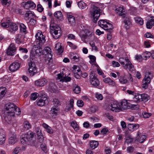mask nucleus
<instances>
[{
    "label": "nucleus",
    "mask_w": 154,
    "mask_h": 154,
    "mask_svg": "<svg viewBox=\"0 0 154 154\" xmlns=\"http://www.w3.org/2000/svg\"><path fill=\"white\" fill-rule=\"evenodd\" d=\"M23 124L24 128L26 130H28L31 127V124L28 121H24Z\"/></svg>",
    "instance_id": "obj_43"
},
{
    "label": "nucleus",
    "mask_w": 154,
    "mask_h": 154,
    "mask_svg": "<svg viewBox=\"0 0 154 154\" xmlns=\"http://www.w3.org/2000/svg\"><path fill=\"white\" fill-rule=\"evenodd\" d=\"M51 33L53 37L55 39L58 38L61 35L60 28L59 26H56L55 24L53 23L51 21L50 25Z\"/></svg>",
    "instance_id": "obj_3"
},
{
    "label": "nucleus",
    "mask_w": 154,
    "mask_h": 154,
    "mask_svg": "<svg viewBox=\"0 0 154 154\" xmlns=\"http://www.w3.org/2000/svg\"><path fill=\"white\" fill-rule=\"evenodd\" d=\"M119 104L116 103L112 102L108 106V109L113 111L119 112L120 110Z\"/></svg>",
    "instance_id": "obj_13"
},
{
    "label": "nucleus",
    "mask_w": 154,
    "mask_h": 154,
    "mask_svg": "<svg viewBox=\"0 0 154 154\" xmlns=\"http://www.w3.org/2000/svg\"><path fill=\"white\" fill-rule=\"evenodd\" d=\"M81 89L78 85H76L73 89V91L76 94H79L80 92Z\"/></svg>",
    "instance_id": "obj_49"
},
{
    "label": "nucleus",
    "mask_w": 154,
    "mask_h": 154,
    "mask_svg": "<svg viewBox=\"0 0 154 154\" xmlns=\"http://www.w3.org/2000/svg\"><path fill=\"white\" fill-rule=\"evenodd\" d=\"M38 42H35L33 46V49L32 51L34 53L40 56L43 54V51L42 48L43 45L40 44Z\"/></svg>",
    "instance_id": "obj_7"
},
{
    "label": "nucleus",
    "mask_w": 154,
    "mask_h": 154,
    "mask_svg": "<svg viewBox=\"0 0 154 154\" xmlns=\"http://www.w3.org/2000/svg\"><path fill=\"white\" fill-rule=\"evenodd\" d=\"M20 149L21 148L20 147H16L14 149L13 153L14 154H18Z\"/></svg>",
    "instance_id": "obj_62"
},
{
    "label": "nucleus",
    "mask_w": 154,
    "mask_h": 154,
    "mask_svg": "<svg viewBox=\"0 0 154 154\" xmlns=\"http://www.w3.org/2000/svg\"><path fill=\"white\" fill-rule=\"evenodd\" d=\"M20 32L25 33L26 32V27L23 24H20Z\"/></svg>",
    "instance_id": "obj_47"
},
{
    "label": "nucleus",
    "mask_w": 154,
    "mask_h": 154,
    "mask_svg": "<svg viewBox=\"0 0 154 154\" xmlns=\"http://www.w3.org/2000/svg\"><path fill=\"white\" fill-rule=\"evenodd\" d=\"M17 141V139L16 134L14 133L13 134H11L10 137L8 140V142L9 144H13Z\"/></svg>",
    "instance_id": "obj_17"
},
{
    "label": "nucleus",
    "mask_w": 154,
    "mask_h": 154,
    "mask_svg": "<svg viewBox=\"0 0 154 154\" xmlns=\"http://www.w3.org/2000/svg\"><path fill=\"white\" fill-rule=\"evenodd\" d=\"M112 66L114 67H119L120 66V64L119 63L115 61H113L112 62Z\"/></svg>",
    "instance_id": "obj_64"
},
{
    "label": "nucleus",
    "mask_w": 154,
    "mask_h": 154,
    "mask_svg": "<svg viewBox=\"0 0 154 154\" xmlns=\"http://www.w3.org/2000/svg\"><path fill=\"white\" fill-rule=\"evenodd\" d=\"M7 92L6 89L5 87L0 88V99H2Z\"/></svg>",
    "instance_id": "obj_30"
},
{
    "label": "nucleus",
    "mask_w": 154,
    "mask_h": 154,
    "mask_svg": "<svg viewBox=\"0 0 154 154\" xmlns=\"http://www.w3.org/2000/svg\"><path fill=\"white\" fill-rule=\"evenodd\" d=\"M20 66L19 63L17 62H14L11 64L9 67V69L11 72H14L17 70Z\"/></svg>",
    "instance_id": "obj_16"
},
{
    "label": "nucleus",
    "mask_w": 154,
    "mask_h": 154,
    "mask_svg": "<svg viewBox=\"0 0 154 154\" xmlns=\"http://www.w3.org/2000/svg\"><path fill=\"white\" fill-rule=\"evenodd\" d=\"M2 3L3 5L8 6L10 3V2L8 0H2Z\"/></svg>",
    "instance_id": "obj_52"
},
{
    "label": "nucleus",
    "mask_w": 154,
    "mask_h": 154,
    "mask_svg": "<svg viewBox=\"0 0 154 154\" xmlns=\"http://www.w3.org/2000/svg\"><path fill=\"white\" fill-rule=\"evenodd\" d=\"M14 116V113L11 112V113L5 111L4 112V115L5 121L8 124L11 123L12 117Z\"/></svg>",
    "instance_id": "obj_12"
},
{
    "label": "nucleus",
    "mask_w": 154,
    "mask_h": 154,
    "mask_svg": "<svg viewBox=\"0 0 154 154\" xmlns=\"http://www.w3.org/2000/svg\"><path fill=\"white\" fill-rule=\"evenodd\" d=\"M53 103L54 106L55 107H58L60 105V102L58 100V99L54 98L53 99Z\"/></svg>",
    "instance_id": "obj_40"
},
{
    "label": "nucleus",
    "mask_w": 154,
    "mask_h": 154,
    "mask_svg": "<svg viewBox=\"0 0 154 154\" xmlns=\"http://www.w3.org/2000/svg\"><path fill=\"white\" fill-rule=\"evenodd\" d=\"M40 147L43 151L45 152H47V146L45 144L42 143L41 144Z\"/></svg>",
    "instance_id": "obj_58"
},
{
    "label": "nucleus",
    "mask_w": 154,
    "mask_h": 154,
    "mask_svg": "<svg viewBox=\"0 0 154 154\" xmlns=\"http://www.w3.org/2000/svg\"><path fill=\"white\" fill-rule=\"evenodd\" d=\"M108 131L107 129L106 128H103L100 131V134H107Z\"/></svg>",
    "instance_id": "obj_60"
},
{
    "label": "nucleus",
    "mask_w": 154,
    "mask_h": 154,
    "mask_svg": "<svg viewBox=\"0 0 154 154\" xmlns=\"http://www.w3.org/2000/svg\"><path fill=\"white\" fill-rule=\"evenodd\" d=\"M93 35L94 33L92 31H89L88 29H82L80 36L82 40L85 42L86 40L90 39Z\"/></svg>",
    "instance_id": "obj_5"
},
{
    "label": "nucleus",
    "mask_w": 154,
    "mask_h": 154,
    "mask_svg": "<svg viewBox=\"0 0 154 154\" xmlns=\"http://www.w3.org/2000/svg\"><path fill=\"white\" fill-rule=\"evenodd\" d=\"M146 27L148 29H151L153 26H154V17H151L146 24Z\"/></svg>",
    "instance_id": "obj_22"
},
{
    "label": "nucleus",
    "mask_w": 154,
    "mask_h": 154,
    "mask_svg": "<svg viewBox=\"0 0 154 154\" xmlns=\"http://www.w3.org/2000/svg\"><path fill=\"white\" fill-rule=\"evenodd\" d=\"M78 5L79 8L81 9H85L87 7L86 4L82 1H80L78 3Z\"/></svg>",
    "instance_id": "obj_33"
},
{
    "label": "nucleus",
    "mask_w": 154,
    "mask_h": 154,
    "mask_svg": "<svg viewBox=\"0 0 154 154\" xmlns=\"http://www.w3.org/2000/svg\"><path fill=\"white\" fill-rule=\"evenodd\" d=\"M127 60H128V62H127V63H126V66H127V68L126 69H127L128 67V69L129 71H133L134 70V67L132 65L129 59H127Z\"/></svg>",
    "instance_id": "obj_35"
},
{
    "label": "nucleus",
    "mask_w": 154,
    "mask_h": 154,
    "mask_svg": "<svg viewBox=\"0 0 154 154\" xmlns=\"http://www.w3.org/2000/svg\"><path fill=\"white\" fill-rule=\"evenodd\" d=\"M100 8L94 5L91 8L90 14L93 18V21L94 23H96L97 20L101 15Z\"/></svg>",
    "instance_id": "obj_4"
},
{
    "label": "nucleus",
    "mask_w": 154,
    "mask_h": 154,
    "mask_svg": "<svg viewBox=\"0 0 154 154\" xmlns=\"http://www.w3.org/2000/svg\"><path fill=\"white\" fill-rule=\"evenodd\" d=\"M22 35L20 34H17L16 36V42L19 44L21 42L22 38H23V36H22Z\"/></svg>",
    "instance_id": "obj_41"
},
{
    "label": "nucleus",
    "mask_w": 154,
    "mask_h": 154,
    "mask_svg": "<svg viewBox=\"0 0 154 154\" xmlns=\"http://www.w3.org/2000/svg\"><path fill=\"white\" fill-rule=\"evenodd\" d=\"M5 19H3L2 20L0 23V25L2 27L9 28V25L10 24V20H8L5 21Z\"/></svg>",
    "instance_id": "obj_23"
},
{
    "label": "nucleus",
    "mask_w": 154,
    "mask_h": 154,
    "mask_svg": "<svg viewBox=\"0 0 154 154\" xmlns=\"http://www.w3.org/2000/svg\"><path fill=\"white\" fill-rule=\"evenodd\" d=\"M150 82L147 81V80L144 78L143 81V84L142 85V88L144 89L147 88L148 85Z\"/></svg>",
    "instance_id": "obj_42"
},
{
    "label": "nucleus",
    "mask_w": 154,
    "mask_h": 154,
    "mask_svg": "<svg viewBox=\"0 0 154 154\" xmlns=\"http://www.w3.org/2000/svg\"><path fill=\"white\" fill-rule=\"evenodd\" d=\"M129 130L131 131L137 130L139 127V125L136 124H129L127 125Z\"/></svg>",
    "instance_id": "obj_20"
},
{
    "label": "nucleus",
    "mask_w": 154,
    "mask_h": 154,
    "mask_svg": "<svg viewBox=\"0 0 154 154\" xmlns=\"http://www.w3.org/2000/svg\"><path fill=\"white\" fill-rule=\"evenodd\" d=\"M103 81L106 83H108L109 85L114 86L115 85V82L109 78H106L103 79Z\"/></svg>",
    "instance_id": "obj_28"
},
{
    "label": "nucleus",
    "mask_w": 154,
    "mask_h": 154,
    "mask_svg": "<svg viewBox=\"0 0 154 154\" xmlns=\"http://www.w3.org/2000/svg\"><path fill=\"white\" fill-rule=\"evenodd\" d=\"M59 110V108L53 106L51 110V113L55 115H57L58 112Z\"/></svg>",
    "instance_id": "obj_37"
},
{
    "label": "nucleus",
    "mask_w": 154,
    "mask_h": 154,
    "mask_svg": "<svg viewBox=\"0 0 154 154\" xmlns=\"http://www.w3.org/2000/svg\"><path fill=\"white\" fill-rule=\"evenodd\" d=\"M74 103V100L73 99H71L70 100V107H68L66 108L67 111H69L70 110L71 108H73V103Z\"/></svg>",
    "instance_id": "obj_50"
},
{
    "label": "nucleus",
    "mask_w": 154,
    "mask_h": 154,
    "mask_svg": "<svg viewBox=\"0 0 154 154\" xmlns=\"http://www.w3.org/2000/svg\"><path fill=\"white\" fill-rule=\"evenodd\" d=\"M123 22L126 25H128L130 23V19L128 17H126L124 18Z\"/></svg>",
    "instance_id": "obj_51"
},
{
    "label": "nucleus",
    "mask_w": 154,
    "mask_h": 154,
    "mask_svg": "<svg viewBox=\"0 0 154 154\" xmlns=\"http://www.w3.org/2000/svg\"><path fill=\"white\" fill-rule=\"evenodd\" d=\"M5 139V136L4 134V131L2 129H0V144H3Z\"/></svg>",
    "instance_id": "obj_24"
},
{
    "label": "nucleus",
    "mask_w": 154,
    "mask_h": 154,
    "mask_svg": "<svg viewBox=\"0 0 154 154\" xmlns=\"http://www.w3.org/2000/svg\"><path fill=\"white\" fill-rule=\"evenodd\" d=\"M16 50L14 44H11L7 49V54L9 55L13 56L16 53Z\"/></svg>",
    "instance_id": "obj_14"
},
{
    "label": "nucleus",
    "mask_w": 154,
    "mask_h": 154,
    "mask_svg": "<svg viewBox=\"0 0 154 154\" xmlns=\"http://www.w3.org/2000/svg\"><path fill=\"white\" fill-rule=\"evenodd\" d=\"M68 45H69L71 48L73 49H75L76 48L77 46L73 44L71 42H67Z\"/></svg>",
    "instance_id": "obj_53"
},
{
    "label": "nucleus",
    "mask_w": 154,
    "mask_h": 154,
    "mask_svg": "<svg viewBox=\"0 0 154 154\" xmlns=\"http://www.w3.org/2000/svg\"><path fill=\"white\" fill-rule=\"evenodd\" d=\"M34 133L32 132H28L21 136L20 141L23 145L28 144L32 145L34 142L33 140Z\"/></svg>",
    "instance_id": "obj_2"
},
{
    "label": "nucleus",
    "mask_w": 154,
    "mask_h": 154,
    "mask_svg": "<svg viewBox=\"0 0 154 154\" xmlns=\"http://www.w3.org/2000/svg\"><path fill=\"white\" fill-rule=\"evenodd\" d=\"M77 106L79 107H82L84 105L83 101L82 100H78L77 102Z\"/></svg>",
    "instance_id": "obj_55"
},
{
    "label": "nucleus",
    "mask_w": 154,
    "mask_h": 154,
    "mask_svg": "<svg viewBox=\"0 0 154 154\" xmlns=\"http://www.w3.org/2000/svg\"><path fill=\"white\" fill-rule=\"evenodd\" d=\"M36 40L35 42H38L39 44L43 45L45 42V36L43 35L42 32H38L35 35Z\"/></svg>",
    "instance_id": "obj_9"
},
{
    "label": "nucleus",
    "mask_w": 154,
    "mask_h": 154,
    "mask_svg": "<svg viewBox=\"0 0 154 154\" xmlns=\"http://www.w3.org/2000/svg\"><path fill=\"white\" fill-rule=\"evenodd\" d=\"M46 83V80L45 79H40L35 82V85L39 87L43 86Z\"/></svg>",
    "instance_id": "obj_18"
},
{
    "label": "nucleus",
    "mask_w": 154,
    "mask_h": 154,
    "mask_svg": "<svg viewBox=\"0 0 154 154\" xmlns=\"http://www.w3.org/2000/svg\"><path fill=\"white\" fill-rule=\"evenodd\" d=\"M37 9L38 11L42 12L43 11L44 8L40 4H38L37 5Z\"/></svg>",
    "instance_id": "obj_59"
},
{
    "label": "nucleus",
    "mask_w": 154,
    "mask_h": 154,
    "mask_svg": "<svg viewBox=\"0 0 154 154\" xmlns=\"http://www.w3.org/2000/svg\"><path fill=\"white\" fill-rule=\"evenodd\" d=\"M34 17H33V18H31L29 20V22L30 24L32 25H35L36 23V20L35 19H34Z\"/></svg>",
    "instance_id": "obj_57"
},
{
    "label": "nucleus",
    "mask_w": 154,
    "mask_h": 154,
    "mask_svg": "<svg viewBox=\"0 0 154 154\" xmlns=\"http://www.w3.org/2000/svg\"><path fill=\"white\" fill-rule=\"evenodd\" d=\"M51 49L50 48L48 47H46L42 51L43 54L46 55L47 54H50L51 56Z\"/></svg>",
    "instance_id": "obj_34"
},
{
    "label": "nucleus",
    "mask_w": 154,
    "mask_h": 154,
    "mask_svg": "<svg viewBox=\"0 0 154 154\" xmlns=\"http://www.w3.org/2000/svg\"><path fill=\"white\" fill-rule=\"evenodd\" d=\"M134 20L136 22L140 25H143V21L142 18L140 17H137L134 18Z\"/></svg>",
    "instance_id": "obj_36"
},
{
    "label": "nucleus",
    "mask_w": 154,
    "mask_h": 154,
    "mask_svg": "<svg viewBox=\"0 0 154 154\" xmlns=\"http://www.w3.org/2000/svg\"><path fill=\"white\" fill-rule=\"evenodd\" d=\"M127 100H124L119 104L120 111H122L127 108Z\"/></svg>",
    "instance_id": "obj_21"
},
{
    "label": "nucleus",
    "mask_w": 154,
    "mask_h": 154,
    "mask_svg": "<svg viewBox=\"0 0 154 154\" xmlns=\"http://www.w3.org/2000/svg\"><path fill=\"white\" fill-rule=\"evenodd\" d=\"M127 59H128V58L126 57L125 58L122 57L120 58L119 60V63L123 65V67L125 69H126L127 67L126 65L128 61Z\"/></svg>",
    "instance_id": "obj_27"
},
{
    "label": "nucleus",
    "mask_w": 154,
    "mask_h": 154,
    "mask_svg": "<svg viewBox=\"0 0 154 154\" xmlns=\"http://www.w3.org/2000/svg\"><path fill=\"white\" fill-rule=\"evenodd\" d=\"M146 139V136L145 135H143L140 137L139 139V141L140 143H143Z\"/></svg>",
    "instance_id": "obj_54"
},
{
    "label": "nucleus",
    "mask_w": 154,
    "mask_h": 154,
    "mask_svg": "<svg viewBox=\"0 0 154 154\" xmlns=\"http://www.w3.org/2000/svg\"><path fill=\"white\" fill-rule=\"evenodd\" d=\"M97 110V107L95 106H92L90 108L89 111L91 113L94 112Z\"/></svg>",
    "instance_id": "obj_56"
},
{
    "label": "nucleus",
    "mask_w": 154,
    "mask_h": 154,
    "mask_svg": "<svg viewBox=\"0 0 154 154\" xmlns=\"http://www.w3.org/2000/svg\"><path fill=\"white\" fill-rule=\"evenodd\" d=\"M90 144L91 148L94 149L98 146L99 143L97 141L92 140L90 141Z\"/></svg>",
    "instance_id": "obj_29"
},
{
    "label": "nucleus",
    "mask_w": 154,
    "mask_h": 154,
    "mask_svg": "<svg viewBox=\"0 0 154 154\" xmlns=\"http://www.w3.org/2000/svg\"><path fill=\"white\" fill-rule=\"evenodd\" d=\"M38 94L36 92L32 93L31 95L30 99L32 100H35L38 96Z\"/></svg>",
    "instance_id": "obj_45"
},
{
    "label": "nucleus",
    "mask_w": 154,
    "mask_h": 154,
    "mask_svg": "<svg viewBox=\"0 0 154 154\" xmlns=\"http://www.w3.org/2000/svg\"><path fill=\"white\" fill-rule=\"evenodd\" d=\"M54 16L57 19L59 20H62L63 19L62 14L60 11H57L54 14Z\"/></svg>",
    "instance_id": "obj_31"
},
{
    "label": "nucleus",
    "mask_w": 154,
    "mask_h": 154,
    "mask_svg": "<svg viewBox=\"0 0 154 154\" xmlns=\"http://www.w3.org/2000/svg\"><path fill=\"white\" fill-rule=\"evenodd\" d=\"M34 17H35V15L34 13L31 11H26L25 14L24 19L25 20L27 21Z\"/></svg>",
    "instance_id": "obj_19"
},
{
    "label": "nucleus",
    "mask_w": 154,
    "mask_h": 154,
    "mask_svg": "<svg viewBox=\"0 0 154 154\" xmlns=\"http://www.w3.org/2000/svg\"><path fill=\"white\" fill-rule=\"evenodd\" d=\"M67 38L70 40L75 39V36L74 35L70 34H69L67 35Z\"/></svg>",
    "instance_id": "obj_63"
},
{
    "label": "nucleus",
    "mask_w": 154,
    "mask_h": 154,
    "mask_svg": "<svg viewBox=\"0 0 154 154\" xmlns=\"http://www.w3.org/2000/svg\"><path fill=\"white\" fill-rule=\"evenodd\" d=\"M68 19L69 22L71 23H72L75 22V17L72 15H69L68 16Z\"/></svg>",
    "instance_id": "obj_46"
},
{
    "label": "nucleus",
    "mask_w": 154,
    "mask_h": 154,
    "mask_svg": "<svg viewBox=\"0 0 154 154\" xmlns=\"http://www.w3.org/2000/svg\"><path fill=\"white\" fill-rule=\"evenodd\" d=\"M119 81L122 84H125L127 82V80L126 78L123 76H121L119 78Z\"/></svg>",
    "instance_id": "obj_44"
},
{
    "label": "nucleus",
    "mask_w": 154,
    "mask_h": 154,
    "mask_svg": "<svg viewBox=\"0 0 154 154\" xmlns=\"http://www.w3.org/2000/svg\"><path fill=\"white\" fill-rule=\"evenodd\" d=\"M5 107L6 109L5 111L11 113L13 112L14 113L15 109L17 108V107L13 103H9L5 105Z\"/></svg>",
    "instance_id": "obj_10"
},
{
    "label": "nucleus",
    "mask_w": 154,
    "mask_h": 154,
    "mask_svg": "<svg viewBox=\"0 0 154 154\" xmlns=\"http://www.w3.org/2000/svg\"><path fill=\"white\" fill-rule=\"evenodd\" d=\"M144 35L147 38H154V36L149 32L146 33Z\"/></svg>",
    "instance_id": "obj_61"
},
{
    "label": "nucleus",
    "mask_w": 154,
    "mask_h": 154,
    "mask_svg": "<svg viewBox=\"0 0 154 154\" xmlns=\"http://www.w3.org/2000/svg\"><path fill=\"white\" fill-rule=\"evenodd\" d=\"M134 101L137 103L142 101L141 94H137L135 95L134 98Z\"/></svg>",
    "instance_id": "obj_32"
},
{
    "label": "nucleus",
    "mask_w": 154,
    "mask_h": 154,
    "mask_svg": "<svg viewBox=\"0 0 154 154\" xmlns=\"http://www.w3.org/2000/svg\"><path fill=\"white\" fill-rule=\"evenodd\" d=\"M115 11L119 15L122 17H125L127 15V12L122 5H121L118 8L116 9Z\"/></svg>",
    "instance_id": "obj_11"
},
{
    "label": "nucleus",
    "mask_w": 154,
    "mask_h": 154,
    "mask_svg": "<svg viewBox=\"0 0 154 154\" xmlns=\"http://www.w3.org/2000/svg\"><path fill=\"white\" fill-rule=\"evenodd\" d=\"M142 101H147L150 99V97L148 94H141Z\"/></svg>",
    "instance_id": "obj_38"
},
{
    "label": "nucleus",
    "mask_w": 154,
    "mask_h": 154,
    "mask_svg": "<svg viewBox=\"0 0 154 154\" xmlns=\"http://www.w3.org/2000/svg\"><path fill=\"white\" fill-rule=\"evenodd\" d=\"M90 77V83L93 86L97 87L100 84L99 81L95 76L94 74L93 71L91 72Z\"/></svg>",
    "instance_id": "obj_8"
},
{
    "label": "nucleus",
    "mask_w": 154,
    "mask_h": 154,
    "mask_svg": "<svg viewBox=\"0 0 154 154\" xmlns=\"http://www.w3.org/2000/svg\"><path fill=\"white\" fill-rule=\"evenodd\" d=\"M153 73L152 72L147 71L145 73L144 78L147 80V81L150 82L151 79L153 78Z\"/></svg>",
    "instance_id": "obj_26"
},
{
    "label": "nucleus",
    "mask_w": 154,
    "mask_h": 154,
    "mask_svg": "<svg viewBox=\"0 0 154 154\" xmlns=\"http://www.w3.org/2000/svg\"><path fill=\"white\" fill-rule=\"evenodd\" d=\"M37 105L42 106L48 104L49 102L47 96L45 94L42 95L39 97L36 101Z\"/></svg>",
    "instance_id": "obj_6"
},
{
    "label": "nucleus",
    "mask_w": 154,
    "mask_h": 154,
    "mask_svg": "<svg viewBox=\"0 0 154 154\" xmlns=\"http://www.w3.org/2000/svg\"><path fill=\"white\" fill-rule=\"evenodd\" d=\"M71 125L75 131H77L79 130V127L75 121H73L71 122Z\"/></svg>",
    "instance_id": "obj_39"
},
{
    "label": "nucleus",
    "mask_w": 154,
    "mask_h": 154,
    "mask_svg": "<svg viewBox=\"0 0 154 154\" xmlns=\"http://www.w3.org/2000/svg\"><path fill=\"white\" fill-rule=\"evenodd\" d=\"M89 44L92 47V48L93 50H94L95 51L97 50V47L95 45L93 41H90L89 43Z\"/></svg>",
    "instance_id": "obj_48"
},
{
    "label": "nucleus",
    "mask_w": 154,
    "mask_h": 154,
    "mask_svg": "<svg viewBox=\"0 0 154 154\" xmlns=\"http://www.w3.org/2000/svg\"><path fill=\"white\" fill-rule=\"evenodd\" d=\"M32 51L30 52V62H29L28 74L31 76H32L37 73V68L35 66L34 61L37 60L38 57H39Z\"/></svg>",
    "instance_id": "obj_1"
},
{
    "label": "nucleus",
    "mask_w": 154,
    "mask_h": 154,
    "mask_svg": "<svg viewBox=\"0 0 154 154\" xmlns=\"http://www.w3.org/2000/svg\"><path fill=\"white\" fill-rule=\"evenodd\" d=\"M9 30L11 32H15L18 29V26L17 25L14 23H12L10 22V24L9 27Z\"/></svg>",
    "instance_id": "obj_25"
},
{
    "label": "nucleus",
    "mask_w": 154,
    "mask_h": 154,
    "mask_svg": "<svg viewBox=\"0 0 154 154\" xmlns=\"http://www.w3.org/2000/svg\"><path fill=\"white\" fill-rule=\"evenodd\" d=\"M24 7L26 9L29 8L33 9L36 7V5L33 2L31 1H28L27 2H23Z\"/></svg>",
    "instance_id": "obj_15"
}]
</instances>
